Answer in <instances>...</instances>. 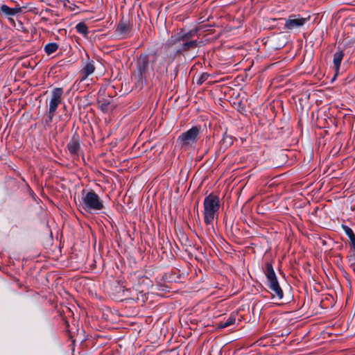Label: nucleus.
<instances>
[{"label": "nucleus", "instance_id": "f257e3e1", "mask_svg": "<svg viewBox=\"0 0 355 355\" xmlns=\"http://www.w3.org/2000/svg\"><path fill=\"white\" fill-rule=\"evenodd\" d=\"M203 208L205 223L213 227L214 221L218 217L220 208L219 198L216 195L210 193L204 199Z\"/></svg>", "mask_w": 355, "mask_h": 355}, {"label": "nucleus", "instance_id": "f03ea898", "mask_svg": "<svg viewBox=\"0 0 355 355\" xmlns=\"http://www.w3.org/2000/svg\"><path fill=\"white\" fill-rule=\"evenodd\" d=\"M265 273L268 279V285L271 291L272 297L274 298L276 297L278 300H281L283 297V291L279 285L273 268L269 263H267L266 265Z\"/></svg>", "mask_w": 355, "mask_h": 355}, {"label": "nucleus", "instance_id": "7ed1b4c3", "mask_svg": "<svg viewBox=\"0 0 355 355\" xmlns=\"http://www.w3.org/2000/svg\"><path fill=\"white\" fill-rule=\"evenodd\" d=\"M82 207L86 211H100L103 208V201L93 191L87 192L82 198Z\"/></svg>", "mask_w": 355, "mask_h": 355}, {"label": "nucleus", "instance_id": "20e7f679", "mask_svg": "<svg viewBox=\"0 0 355 355\" xmlns=\"http://www.w3.org/2000/svg\"><path fill=\"white\" fill-rule=\"evenodd\" d=\"M200 134V128L194 126L189 130L182 133L177 139V143L182 148L193 147L198 139Z\"/></svg>", "mask_w": 355, "mask_h": 355}, {"label": "nucleus", "instance_id": "39448f33", "mask_svg": "<svg viewBox=\"0 0 355 355\" xmlns=\"http://www.w3.org/2000/svg\"><path fill=\"white\" fill-rule=\"evenodd\" d=\"M62 94V88L56 87L52 90L51 99L49 101V121L47 123H51L52 121V119L55 116V111L61 103Z\"/></svg>", "mask_w": 355, "mask_h": 355}, {"label": "nucleus", "instance_id": "423d86ee", "mask_svg": "<svg viewBox=\"0 0 355 355\" xmlns=\"http://www.w3.org/2000/svg\"><path fill=\"white\" fill-rule=\"evenodd\" d=\"M310 19V17H302L300 15H292L286 19L284 29L287 31L297 30L302 27Z\"/></svg>", "mask_w": 355, "mask_h": 355}, {"label": "nucleus", "instance_id": "0eeeda50", "mask_svg": "<svg viewBox=\"0 0 355 355\" xmlns=\"http://www.w3.org/2000/svg\"><path fill=\"white\" fill-rule=\"evenodd\" d=\"M171 60L166 59L165 56L162 55H155L151 62V67L153 71L157 73H164L167 71Z\"/></svg>", "mask_w": 355, "mask_h": 355}, {"label": "nucleus", "instance_id": "6e6552de", "mask_svg": "<svg viewBox=\"0 0 355 355\" xmlns=\"http://www.w3.org/2000/svg\"><path fill=\"white\" fill-rule=\"evenodd\" d=\"M191 35H192V33H191V32H190V33L184 34L179 37H171V39L168 41V44L173 45L177 41L182 40V41L184 42V43L182 45V50L186 51V50H189L190 49H194L198 46L197 42L196 40L187 42V40L191 38Z\"/></svg>", "mask_w": 355, "mask_h": 355}, {"label": "nucleus", "instance_id": "1a4fd4ad", "mask_svg": "<svg viewBox=\"0 0 355 355\" xmlns=\"http://www.w3.org/2000/svg\"><path fill=\"white\" fill-rule=\"evenodd\" d=\"M95 66L93 60H88L83 69V78L80 79L81 81L85 80L88 76L92 74L94 72Z\"/></svg>", "mask_w": 355, "mask_h": 355}, {"label": "nucleus", "instance_id": "9d476101", "mask_svg": "<svg viewBox=\"0 0 355 355\" xmlns=\"http://www.w3.org/2000/svg\"><path fill=\"white\" fill-rule=\"evenodd\" d=\"M21 11L20 7L10 8L6 5H1L0 6V12L6 16H14Z\"/></svg>", "mask_w": 355, "mask_h": 355}, {"label": "nucleus", "instance_id": "9b49d317", "mask_svg": "<svg viewBox=\"0 0 355 355\" xmlns=\"http://www.w3.org/2000/svg\"><path fill=\"white\" fill-rule=\"evenodd\" d=\"M67 148L72 155H76L80 149V144L77 138L73 137L67 144Z\"/></svg>", "mask_w": 355, "mask_h": 355}, {"label": "nucleus", "instance_id": "f8f14e48", "mask_svg": "<svg viewBox=\"0 0 355 355\" xmlns=\"http://www.w3.org/2000/svg\"><path fill=\"white\" fill-rule=\"evenodd\" d=\"M343 229L350 240L351 247L355 250V234L352 230L346 225H343Z\"/></svg>", "mask_w": 355, "mask_h": 355}, {"label": "nucleus", "instance_id": "ddd939ff", "mask_svg": "<svg viewBox=\"0 0 355 355\" xmlns=\"http://www.w3.org/2000/svg\"><path fill=\"white\" fill-rule=\"evenodd\" d=\"M344 53L343 51H338L334 53V64L336 68V72L339 71V68L340 66V63L343 58Z\"/></svg>", "mask_w": 355, "mask_h": 355}, {"label": "nucleus", "instance_id": "4468645a", "mask_svg": "<svg viewBox=\"0 0 355 355\" xmlns=\"http://www.w3.org/2000/svg\"><path fill=\"white\" fill-rule=\"evenodd\" d=\"M148 60L146 56L143 57V58H140V61L139 63V70L140 71L141 75H143L144 73H146V71H147V69H148Z\"/></svg>", "mask_w": 355, "mask_h": 355}, {"label": "nucleus", "instance_id": "2eb2a0df", "mask_svg": "<svg viewBox=\"0 0 355 355\" xmlns=\"http://www.w3.org/2000/svg\"><path fill=\"white\" fill-rule=\"evenodd\" d=\"M58 49V45L56 43H49L44 47L45 52L50 55L54 52H55Z\"/></svg>", "mask_w": 355, "mask_h": 355}, {"label": "nucleus", "instance_id": "dca6fc26", "mask_svg": "<svg viewBox=\"0 0 355 355\" xmlns=\"http://www.w3.org/2000/svg\"><path fill=\"white\" fill-rule=\"evenodd\" d=\"M235 318L230 316L229 317L226 321L225 322H220L218 324V328L219 329H223L225 327H227L232 324H233L235 322Z\"/></svg>", "mask_w": 355, "mask_h": 355}, {"label": "nucleus", "instance_id": "f3484780", "mask_svg": "<svg viewBox=\"0 0 355 355\" xmlns=\"http://www.w3.org/2000/svg\"><path fill=\"white\" fill-rule=\"evenodd\" d=\"M128 29H129V27H128V24L126 22H125V21H121L119 24V25L117 26L116 31L121 35H123V34H125L128 32Z\"/></svg>", "mask_w": 355, "mask_h": 355}, {"label": "nucleus", "instance_id": "a211bd4d", "mask_svg": "<svg viewBox=\"0 0 355 355\" xmlns=\"http://www.w3.org/2000/svg\"><path fill=\"white\" fill-rule=\"evenodd\" d=\"M76 31L81 34L86 35L87 33V27L84 23H79L76 26Z\"/></svg>", "mask_w": 355, "mask_h": 355}, {"label": "nucleus", "instance_id": "6ab92c4d", "mask_svg": "<svg viewBox=\"0 0 355 355\" xmlns=\"http://www.w3.org/2000/svg\"><path fill=\"white\" fill-rule=\"evenodd\" d=\"M209 75L207 73H202L199 79L197 80L198 85H201L202 83H204L205 80H207L209 78Z\"/></svg>", "mask_w": 355, "mask_h": 355}]
</instances>
